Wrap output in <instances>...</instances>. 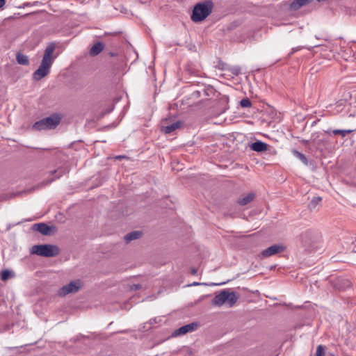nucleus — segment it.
<instances>
[{
	"label": "nucleus",
	"mask_w": 356,
	"mask_h": 356,
	"mask_svg": "<svg viewBox=\"0 0 356 356\" xmlns=\"http://www.w3.org/2000/svg\"><path fill=\"white\" fill-rule=\"evenodd\" d=\"M56 48L54 43H49L45 48L42 62L39 67L33 72V79L39 81L49 74L50 68L54 63L56 56H54V52Z\"/></svg>",
	"instance_id": "1"
},
{
	"label": "nucleus",
	"mask_w": 356,
	"mask_h": 356,
	"mask_svg": "<svg viewBox=\"0 0 356 356\" xmlns=\"http://www.w3.org/2000/svg\"><path fill=\"white\" fill-rule=\"evenodd\" d=\"M213 3L211 0H207L197 3L193 8L191 19L194 22H199L206 19L212 12Z\"/></svg>",
	"instance_id": "2"
},
{
	"label": "nucleus",
	"mask_w": 356,
	"mask_h": 356,
	"mask_svg": "<svg viewBox=\"0 0 356 356\" xmlns=\"http://www.w3.org/2000/svg\"><path fill=\"white\" fill-rule=\"evenodd\" d=\"M300 240L305 249L311 251L318 247L321 241V235L318 232L307 229L300 234Z\"/></svg>",
	"instance_id": "3"
},
{
	"label": "nucleus",
	"mask_w": 356,
	"mask_h": 356,
	"mask_svg": "<svg viewBox=\"0 0 356 356\" xmlns=\"http://www.w3.org/2000/svg\"><path fill=\"white\" fill-rule=\"evenodd\" d=\"M63 115L59 113H53L49 117L35 122L32 129L36 131L55 129L60 122Z\"/></svg>",
	"instance_id": "4"
},
{
	"label": "nucleus",
	"mask_w": 356,
	"mask_h": 356,
	"mask_svg": "<svg viewBox=\"0 0 356 356\" xmlns=\"http://www.w3.org/2000/svg\"><path fill=\"white\" fill-rule=\"evenodd\" d=\"M238 299V296L236 293L227 290H222L220 293L215 296L212 300V305L215 306H221L227 303L229 307H232Z\"/></svg>",
	"instance_id": "5"
},
{
	"label": "nucleus",
	"mask_w": 356,
	"mask_h": 356,
	"mask_svg": "<svg viewBox=\"0 0 356 356\" xmlns=\"http://www.w3.org/2000/svg\"><path fill=\"white\" fill-rule=\"evenodd\" d=\"M31 253L45 257L57 256L60 253L59 248L54 245H35L31 249Z\"/></svg>",
	"instance_id": "6"
},
{
	"label": "nucleus",
	"mask_w": 356,
	"mask_h": 356,
	"mask_svg": "<svg viewBox=\"0 0 356 356\" xmlns=\"http://www.w3.org/2000/svg\"><path fill=\"white\" fill-rule=\"evenodd\" d=\"M81 282L79 280L72 281L69 284L63 286L59 290L60 296H66L71 293L77 292L81 287Z\"/></svg>",
	"instance_id": "7"
},
{
	"label": "nucleus",
	"mask_w": 356,
	"mask_h": 356,
	"mask_svg": "<svg viewBox=\"0 0 356 356\" xmlns=\"http://www.w3.org/2000/svg\"><path fill=\"white\" fill-rule=\"evenodd\" d=\"M126 73V66L120 63L113 65L111 70V74L115 81H118L122 76Z\"/></svg>",
	"instance_id": "8"
},
{
	"label": "nucleus",
	"mask_w": 356,
	"mask_h": 356,
	"mask_svg": "<svg viewBox=\"0 0 356 356\" xmlns=\"http://www.w3.org/2000/svg\"><path fill=\"white\" fill-rule=\"evenodd\" d=\"M197 325H198L197 323H191L184 326H181V327L175 330L173 332L172 337H176L178 336L186 334L188 332H191L197 327Z\"/></svg>",
	"instance_id": "9"
},
{
	"label": "nucleus",
	"mask_w": 356,
	"mask_h": 356,
	"mask_svg": "<svg viewBox=\"0 0 356 356\" xmlns=\"http://www.w3.org/2000/svg\"><path fill=\"white\" fill-rule=\"evenodd\" d=\"M284 250V247L282 245H273L265 250H264L261 254L262 257L266 258L270 256L275 255L279 252H283Z\"/></svg>",
	"instance_id": "10"
},
{
	"label": "nucleus",
	"mask_w": 356,
	"mask_h": 356,
	"mask_svg": "<svg viewBox=\"0 0 356 356\" xmlns=\"http://www.w3.org/2000/svg\"><path fill=\"white\" fill-rule=\"evenodd\" d=\"M334 286L339 291H344L352 286L350 280L342 277H337L333 282Z\"/></svg>",
	"instance_id": "11"
},
{
	"label": "nucleus",
	"mask_w": 356,
	"mask_h": 356,
	"mask_svg": "<svg viewBox=\"0 0 356 356\" xmlns=\"http://www.w3.org/2000/svg\"><path fill=\"white\" fill-rule=\"evenodd\" d=\"M219 65L221 66V69L224 71V76L227 73H230L229 75L237 76L241 72V68L238 66L230 67L225 63L219 64Z\"/></svg>",
	"instance_id": "12"
},
{
	"label": "nucleus",
	"mask_w": 356,
	"mask_h": 356,
	"mask_svg": "<svg viewBox=\"0 0 356 356\" xmlns=\"http://www.w3.org/2000/svg\"><path fill=\"white\" fill-rule=\"evenodd\" d=\"M183 125V122L181 121H177L175 122H173L171 124L167 125V126H163L161 128V131L166 134H170L175 131V130L180 129Z\"/></svg>",
	"instance_id": "13"
},
{
	"label": "nucleus",
	"mask_w": 356,
	"mask_h": 356,
	"mask_svg": "<svg viewBox=\"0 0 356 356\" xmlns=\"http://www.w3.org/2000/svg\"><path fill=\"white\" fill-rule=\"evenodd\" d=\"M33 229L43 235L50 234L51 227L44 222L33 225Z\"/></svg>",
	"instance_id": "14"
},
{
	"label": "nucleus",
	"mask_w": 356,
	"mask_h": 356,
	"mask_svg": "<svg viewBox=\"0 0 356 356\" xmlns=\"http://www.w3.org/2000/svg\"><path fill=\"white\" fill-rule=\"evenodd\" d=\"M251 149L253 151L257 152H262L268 149V145L265 143L264 142L258 140L256 142H254L250 145Z\"/></svg>",
	"instance_id": "15"
},
{
	"label": "nucleus",
	"mask_w": 356,
	"mask_h": 356,
	"mask_svg": "<svg viewBox=\"0 0 356 356\" xmlns=\"http://www.w3.org/2000/svg\"><path fill=\"white\" fill-rule=\"evenodd\" d=\"M104 48V44L102 42H96L90 49L89 53L92 56H95L99 54Z\"/></svg>",
	"instance_id": "16"
},
{
	"label": "nucleus",
	"mask_w": 356,
	"mask_h": 356,
	"mask_svg": "<svg viewBox=\"0 0 356 356\" xmlns=\"http://www.w3.org/2000/svg\"><path fill=\"white\" fill-rule=\"evenodd\" d=\"M254 197H255V195L254 193H250L248 195H246L245 196L239 198L237 202L241 206H245V205L248 204V203H250V202H252L254 200Z\"/></svg>",
	"instance_id": "17"
},
{
	"label": "nucleus",
	"mask_w": 356,
	"mask_h": 356,
	"mask_svg": "<svg viewBox=\"0 0 356 356\" xmlns=\"http://www.w3.org/2000/svg\"><path fill=\"white\" fill-rule=\"evenodd\" d=\"M142 236L140 231H134L124 236V240L127 243H129L133 240L138 239Z\"/></svg>",
	"instance_id": "18"
},
{
	"label": "nucleus",
	"mask_w": 356,
	"mask_h": 356,
	"mask_svg": "<svg viewBox=\"0 0 356 356\" xmlns=\"http://www.w3.org/2000/svg\"><path fill=\"white\" fill-rule=\"evenodd\" d=\"M16 60L18 64L22 65H29V58L26 55H24L21 53H17L16 54Z\"/></svg>",
	"instance_id": "19"
},
{
	"label": "nucleus",
	"mask_w": 356,
	"mask_h": 356,
	"mask_svg": "<svg viewBox=\"0 0 356 356\" xmlns=\"http://www.w3.org/2000/svg\"><path fill=\"white\" fill-rule=\"evenodd\" d=\"M293 154L296 157H297L298 159H300L305 165H307L308 164L307 159L305 154H302L301 152H298V150H293Z\"/></svg>",
	"instance_id": "20"
},
{
	"label": "nucleus",
	"mask_w": 356,
	"mask_h": 356,
	"mask_svg": "<svg viewBox=\"0 0 356 356\" xmlns=\"http://www.w3.org/2000/svg\"><path fill=\"white\" fill-rule=\"evenodd\" d=\"M322 198L321 197H314L309 204L310 209H314L315 207L321 202Z\"/></svg>",
	"instance_id": "21"
},
{
	"label": "nucleus",
	"mask_w": 356,
	"mask_h": 356,
	"mask_svg": "<svg viewBox=\"0 0 356 356\" xmlns=\"http://www.w3.org/2000/svg\"><path fill=\"white\" fill-rule=\"evenodd\" d=\"M239 104L242 108H250L252 106V102L250 100V99L248 97H245V98H243V99H241L240 101Z\"/></svg>",
	"instance_id": "22"
},
{
	"label": "nucleus",
	"mask_w": 356,
	"mask_h": 356,
	"mask_svg": "<svg viewBox=\"0 0 356 356\" xmlns=\"http://www.w3.org/2000/svg\"><path fill=\"white\" fill-rule=\"evenodd\" d=\"M12 272L8 269L3 270L1 273V280L2 281H6L11 276Z\"/></svg>",
	"instance_id": "23"
},
{
	"label": "nucleus",
	"mask_w": 356,
	"mask_h": 356,
	"mask_svg": "<svg viewBox=\"0 0 356 356\" xmlns=\"http://www.w3.org/2000/svg\"><path fill=\"white\" fill-rule=\"evenodd\" d=\"M325 354V348L322 345L317 346L316 353L315 356H323Z\"/></svg>",
	"instance_id": "24"
},
{
	"label": "nucleus",
	"mask_w": 356,
	"mask_h": 356,
	"mask_svg": "<svg viewBox=\"0 0 356 356\" xmlns=\"http://www.w3.org/2000/svg\"><path fill=\"white\" fill-rule=\"evenodd\" d=\"M332 133L334 135H340L342 138H344L346 136L343 129H334L332 131Z\"/></svg>",
	"instance_id": "25"
},
{
	"label": "nucleus",
	"mask_w": 356,
	"mask_h": 356,
	"mask_svg": "<svg viewBox=\"0 0 356 356\" xmlns=\"http://www.w3.org/2000/svg\"><path fill=\"white\" fill-rule=\"evenodd\" d=\"M142 288V285L140 284H134L130 286L131 291H137Z\"/></svg>",
	"instance_id": "26"
},
{
	"label": "nucleus",
	"mask_w": 356,
	"mask_h": 356,
	"mask_svg": "<svg viewBox=\"0 0 356 356\" xmlns=\"http://www.w3.org/2000/svg\"><path fill=\"white\" fill-rule=\"evenodd\" d=\"M343 100L345 102H347L351 99V95L348 91L345 92V94L343 95Z\"/></svg>",
	"instance_id": "27"
},
{
	"label": "nucleus",
	"mask_w": 356,
	"mask_h": 356,
	"mask_svg": "<svg viewBox=\"0 0 356 356\" xmlns=\"http://www.w3.org/2000/svg\"><path fill=\"white\" fill-rule=\"evenodd\" d=\"M38 2H34L33 3H29V2H26V3H24L22 6H20L19 8H25V7H27V6H35L37 4Z\"/></svg>",
	"instance_id": "28"
},
{
	"label": "nucleus",
	"mask_w": 356,
	"mask_h": 356,
	"mask_svg": "<svg viewBox=\"0 0 356 356\" xmlns=\"http://www.w3.org/2000/svg\"><path fill=\"white\" fill-rule=\"evenodd\" d=\"M200 95V90H195L193 94H192V96L193 97H195V98H197L199 97Z\"/></svg>",
	"instance_id": "29"
},
{
	"label": "nucleus",
	"mask_w": 356,
	"mask_h": 356,
	"mask_svg": "<svg viewBox=\"0 0 356 356\" xmlns=\"http://www.w3.org/2000/svg\"><path fill=\"white\" fill-rule=\"evenodd\" d=\"M6 3V0H0V9L3 7Z\"/></svg>",
	"instance_id": "30"
},
{
	"label": "nucleus",
	"mask_w": 356,
	"mask_h": 356,
	"mask_svg": "<svg viewBox=\"0 0 356 356\" xmlns=\"http://www.w3.org/2000/svg\"><path fill=\"white\" fill-rule=\"evenodd\" d=\"M345 132V135L346 136L348 134H350L353 132V130L352 129H343Z\"/></svg>",
	"instance_id": "31"
},
{
	"label": "nucleus",
	"mask_w": 356,
	"mask_h": 356,
	"mask_svg": "<svg viewBox=\"0 0 356 356\" xmlns=\"http://www.w3.org/2000/svg\"><path fill=\"white\" fill-rule=\"evenodd\" d=\"M124 157H125L124 156H118L116 157V159H121L124 158Z\"/></svg>",
	"instance_id": "32"
},
{
	"label": "nucleus",
	"mask_w": 356,
	"mask_h": 356,
	"mask_svg": "<svg viewBox=\"0 0 356 356\" xmlns=\"http://www.w3.org/2000/svg\"><path fill=\"white\" fill-rule=\"evenodd\" d=\"M203 92H204V94H205L206 95H209V94H208V92H207V90H203Z\"/></svg>",
	"instance_id": "33"
},
{
	"label": "nucleus",
	"mask_w": 356,
	"mask_h": 356,
	"mask_svg": "<svg viewBox=\"0 0 356 356\" xmlns=\"http://www.w3.org/2000/svg\"><path fill=\"white\" fill-rule=\"evenodd\" d=\"M192 273H193V274H195V273H196V270H195V269H193V270H192Z\"/></svg>",
	"instance_id": "34"
},
{
	"label": "nucleus",
	"mask_w": 356,
	"mask_h": 356,
	"mask_svg": "<svg viewBox=\"0 0 356 356\" xmlns=\"http://www.w3.org/2000/svg\"><path fill=\"white\" fill-rule=\"evenodd\" d=\"M200 284L198 282H194L193 285H199Z\"/></svg>",
	"instance_id": "35"
},
{
	"label": "nucleus",
	"mask_w": 356,
	"mask_h": 356,
	"mask_svg": "<svg viewBox=\"0 0 356 356\" xmlns=\"http://www.w3.org/2000/svg\"><path fill=\"white\" fill-rule=\"evenodd\" d=\"M297 50H298L297 49L293 48V52H295V51H297Z\"/></svg>",
	"instance_id": "36"
},
{
	"label": "nucleus",
	"mask_w": 356,
	"mask_h": 356,
	"mask_svg": "<svg viewBox=\"0 0 356 356\" xmlns=\"http://www.w3.org/2000/svg\"><path fill=\"white\" fill-rule=\"evenodd\" d=\"M110 54L111 56H113L115 55V54H113V53H111Z\"/></svg>",
	"instance_id": "37"
},
{
	"label": "nucleus",
	"mask_w": 356,
	"mask_h": 356,
	"mask_svg": "<svg viewBox=\"0 0 356 356\" xmlns=\"http://www.w3.org/2000/svg\"><path fill=\"white\" fill-rule=\"evenodd\" d=\"M57 172V170H54L52 172V173H56Z\"/></svg>",
	"instance_id": "38"
},
{
	"label": "nucleus",
	"mask_w": 356,
	"mask_h": 356,
	"mask_svg": "<svg viewBox=\"0 0 356 356\" xmlns=\"http://www.w3.org/2000/svg\"><path fill=\"white\" fill-rule=\"evenodd\" d=\"M54 179H51L48 183L53 181Z\"/></svg>",
	"instance_id": "39"
}]
</instances>
